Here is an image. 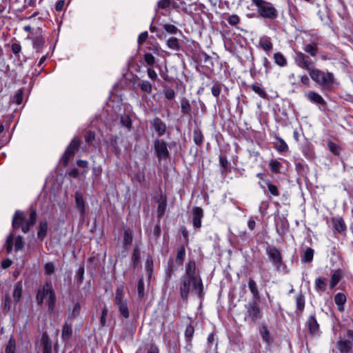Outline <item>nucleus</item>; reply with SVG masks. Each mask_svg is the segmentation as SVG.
I'll use <instances>...</instances> for the list:
<instances>
[{"label":"nucleus","mask_w":353,"mask_h":353,"mask_svg":"<svg viewBox=\"0 0 353 353\" xmlns=\"http://www.w3.org/2000/svg\"><path fill=\"white\" fill-rule=\"evenodd\" d=\"M37 213L34 208H30V214L28 219H25V213L23 211L17 210L15 211L12 220V227L13 230H17L21 228L23 233H28L30 228L33 227L37 221Z\"/></svg>","instance_id":"1"},{"label":"nucleus","mask_w":353,"mask_h":353,"mask_svg":"<svg viewBox=\"0 0 353 353\" xmlns=\"http://www.w3.org/2000/svg\"><path fill=\"white\" fill-rule=\"evenodd\" d=\"M265 254L268 260L270 262L277 272L288 274L290 270L283 261L281 250L273 245L268 244L265 247Z\"/></svg>","instance_id":"2"},{"label":"nucleus","mask_w":353,"mask_h":353,"mask_svg":"<svg viewBox=\"0 0 353 353\" xmlns=\"http://www.w3.org/2000/svg\"><path fill=\"white\" fill-rule=\"evenodd\" d=\"M45 299H46L48 312H53L57 299L51 281H46L42 288L37 291L36 301L38 305H41Z\"/></svg>","instance_id":"3"},{"label":"nucleus","mask_w":353,"mask_h":353,"mask_svg":"<svg viewBox=\"0 0 353 353\" xmlns=\"http://www.w3.org/2000/svg\"><path fill=\"white\" fill-rule=\"evenodd\" d=\"M191 285H192V288L196 292L199 298L203 299L204 296L202 280L194 281L183 276L179 285V291L182 300L185 303L188 301Z\"/></svg>","instance_id":"4"},{"label":"nucleus","mask_w":353,"mask_h":353,"mask_svg":"<svg viewBox=\"0 0 353 353\" xmlns=\"http://www.w3.org/2000/svg\"><path fill=\"white\" fill-rule=\"evenodd\" d=\"M308 73L312 80L323 88L329 90L333 88L335 78L332 72L314 68Z\"/></svg>","instance_id":"5"},{"label":"nucleus","mask_w":353,"mask_h":353,"mask_svg":"<svg viewBox=\"0 0 353 353\" xmlns=\"http://www.w3.org/2000/svg\"><path fill=\"white\" fill-rule=\"evenodd\" d=\"M256 7L259 17L270 21H274L279 16L278 10L271 2L265 0H251Z\"/></svg>","instance_id":"6"},{"label":"nucleus","mask_w":353,"mask_h":353,"mask_svg":"<svg viewBox=\"0 0 353 353\" xmlns=\"http://www.w3.org/2000/svg\"><path fill=\"white\" fill-rule=\"evenodd\" d=\"M259 301V300L252 299L245 305V313L244 321L255 323L262 319L263 312Z\"/></svg>","instance_id":"7"},{"label":"nucleus","mask_w":353,"mask_h":353,"mask_svg":"<svg viewBox=\"0 0 353 353\" xmlns=\"http://www.w3.org/2000/svg\"><path fill=\"white\" fill-rule=\"evenodd\" d=\"M153 149L159 161L165 160L170 157L166 141L163 139H155L153 142Z\"/></svg>","instance_id":"8"},{"label":"nucleus","mask_w":353,"mask_h":353,"mask_svg":"<svg viewBox=\"0 0 353 353\" xmlns=\"http://www.w3.org/2000/svg\"><path fill=\"white\" fill-rule=\"evenodd\" d=\"M294 61L299 68L306 70L308 72L314 68L313 61L309 56L301 51H294Z\"/></svg>","instance_id":"9"},{"label":"nucleus","mask_w":353,"mask_h":353,"mask_svg":"<svg viewBox=\"0 0 353 353\" xmlns=\"http://www.w3.org/2000/svg\"><path fill=\"white\" fill-rule=\"evenodd\" d=\"M80 143V139L74 137L68 145L61 158V161L64 166L68 164L71 157L79 150Z\"/></svg>","instance_id":"10"},{"label":"nucleus","mask_w":353,"mask_h":353,"mask_svg":"<svg viewBox=\"0 0 353 353\" xmlns=\"http://www.w3.org/2000/svg\"><path fill=\"white\" fill-rule=\"evenodd\" d=\"M305 325L308 329L309 334L311 336L313 337L320 335V325L316 320L315 313L309 316Z\"/></svg>","instance_id":"11"},{"label":"nucleus","mask_w":353,"mask_h":353,"mask_svg":"<svg viewBox=\"0 0 353 353\" xmlns=\"http://www.w3.org/2000/svg\"><path fill=\"white\" fill-rule=\"evenodd\" d=\"M264 188H261L263 193L270 199L280 196V190L276 184L273 183L270 179L263 184Z\"/></svg>","instance_id":"12"},{"label":"nucleus","mask_w":353,"mask_h":353,"mask_svg":"<svg viewBox=\"0 0 353 353\" xmlns=\"http://www.w3.org/2000/svg\"><path fill=\"white\" fill-rule=\"evenodd\" d=\"M194 327L192 325V323H189L186 325L184 332V338L185 343V349L188 352H190L193 347L192 341L194 335Z\"/></svg>","instance_id":"13"},{"label":"nucleus","mask_w":353,"mask_h":353,"mask_svg":"<svg viewBox=\"0 0 353 353\" xmlns=\"http://www.w3.org/2000/svg\"><path fill=\"white\" fill-rule=\"evenodd\" d=\"M331 223L334 229L339 234L341 235H345L347 227L342 216L332 217Z\"/></svg>","instance_id":"14"},{"label":"nucleus","mask_w":353,"mask_h":353,"mask_svg":"<svg viewBox=\"0 0 353 353\" xmlns=\"http://www.w3.org/2000/svg\"><path fill=\"white\" fill-rule=\"evenodd\" d=\"M257 268L261 281L264 283H268L271 277L270 268L265 265L263 260L257 262Z\"/></svg>","instance_id":"15"},{"label":"nucleus","mask_w":353,"mask_h":353,"mask_svg":"<svg viewBox=\"0 0 353 353\" xmlns=\"http://www.w3.org/2000/svg\"><path fill=\"white\" fill-rule=\"evenodd\" d=\"M151 128L154 130L158 137H162L166 132L167 126L164 121L159 117H155L150 121Z\"/></svg>","instance_id":"16"},{"label":"nucleus","mask_w":353,"mask_h":353,"mask_svg":"<svg viewBox=\"0 0 353 353\" xmlns=\"http://www.w3.org/2000/svg\"><path fill=\"white\" fill-rule=\"evenodd\" d=\"M275 225L276 232L280 236L285 234L290 226L287 218L284 216H279L277 219H275Z\"/></svg>","instance_id":"17"},{"label":"nucleus","mask_w":353,"mask_h":353,"mask_svg":"<svg viewBox=\"0 0 353 353\" xmlns=\"http://www.w3.org/2000/svg\"><path fill=\"white\" fill-rule=\"evenodd\" d=\"M183 277L191 280H202L199 275H196V263L194 260H190L185 265V275Z\"/></svg>","instance_id":"18"},{"label":"nucleus","mask_w":353,"mask_h":353,"mask_svg":"<svg viewBox=\"0 0 353 353\" xmlns=\"http://www.w3.org/2000/svg\"><path fill=\"white\" fill-rule=\"evenodd\" d=\"M259 331L263 343L268 345H270L274 343V338L271 335L270 330L265 324L260 325L259 327Z\"/></svg>","instance_id":"19"},{"label":"nucleus","mask_w":353,"mask_h":353,"mask_svg":"<svg viewBox=\"0 0 353 353\" xmlns=\"http://www.w3.org/2000/svg\"><path fill=\"white\" fill-rule=\"evenodd\" d=\"M203 217V210L201 207L192 208V223L195 228L201 227V219Z\"/></svg>","instance_id":"20"},{"label":"nucleus","mask_w":353,"mask_h":353,"mask_svg":"<svg viewBox=\"0 0 353 353\" xmlns=\"http://www.w3.org/2000/svg\"><path fill=\"white\" fill-rule=\"evenodd\" d=\"M307 99L313 103L321 105L323 108L327 107V103L325 99L315 91H309L307 94Z\"/></svg>","instance_id":"21"},{"label":"nucleus","mask_w":353,"mask_h":353,"mask_svg":"<svg viewBox=\"0 0 353 353\" xmlns=\"http://www.w3.org/2000/svg\"><path fill=\"white\" fill-rule=\"evenodd\" d=\"M155 201L158 203L157 213L158 219H160L165 214L166 210L167 196L165 194H161L159 199Z\"/></svg>","instance_id":"22"},{"label":"nucleus","mask_w":353,"mask_h":353,"mask_svg":"<svg viewBox=\"0 0 353 353\" xmlns=\"http://www.w3.org/2000/svg\"><path fill=\"white\" fill-rule=\"evenodd\" d=\"M48 222L46 219L40 220L37 226V239L41 241H43V239L47 236L48 233Z\"/></svg>","instance_id":"23"},{"label":"nucleus","mask_w":353,"mask_h":353,"mask_svg":"<svg viewBox=\"0 0 353 353\" xmlns=\"http://www.w3.org/2000/svg\"><path fill=\"white\" fill-rule=\"evenodd\" d=\"M219 165L221 166L220 172L221 175L226 176L231 172V164L228 160L226 156L222 154L219 157Z\"/></svg>","instance_id":"24"},{"label":"nucleus","mask_w":353,"mask_h":353,"mask_svg":"<svg viewBox=\"0 0 353 353\" xmlns=\"http://www.w3.org/2000/svg\"><path fill=\"white\" fill-rule=\"evenodd\" d=\"M336 347L341 353H350L353 343L350 340H339L336 343Z\"/></svg>","instance_id":"25"},{"label":"nucleus","mask_w":353,"mask_h":353,"mask_svg":"<svg viewBox=\"0 0 353 353\" xmlns=\"http://www.w3.org/2000/svg\"><path fill=\"white\" fill-rule=\"evenodd\" d=\"M118 139L119 138L117 135H112L108 142V148H110V151L116 156H119L121 152L119 146Z\"/></svg>","instance_id":"26"},{"label":"nucleus","mask_w":353,"mask_h":353,"mask_svg":"<svg viewBox=\"0 0 353 353\" xmlns=\"http://www.w3.org/2000/svg\"><path fill=\"white\" fill-rule=\"evenodd\" d=\"M248 288L252 295V299L260 300V292L256 282L252 278H250L248 282Z\"/></svg>","instance_id":"27"},{"label":"nucleus","mask_w":353,"mask_h":353,"mask_svg":"<svg viewBox=\"0 0 353 353\" xmlns=\"http://www.w3.org/2000/svg\"><path fill=\"white\" fill-rule=\"evenodd\" d=\"M274 147L280 153L286 152L289 150L288 145L284 139L277 136L275 137Z\"/></svg>","instance_id":"28"},{"label":"nucleus","mask_w":353,"mask_h":353,"mask_svg":"<svg viewBox=\"0 0 353 353\" xmlns=\"http://www.w3.org/2000/svg\"><path fill=\"white\" fill-rule=\"evenodd\" d=\"M165 44L169 49L174 51H180L182 49L179 40L174 37L166 39Z\"/></svg>","instance_id":"29"},{"label":"nucleus","mask_w":353,"mask_h":353,"mask_svg":"<svg viewBox=\"0 0 353 353\" xmlns=\"http://www.w3.org/2000/svg\"><path fill=\"white\" fill-rule=\"evenodd\" d=\"M133 241V234L132 231L130 228H127L124 229L123 234V240L122 243L124 247L126 248H128V246L131 245Z\"/></svg>","instance_id":"30"},{"label":"nucleus","mask_w":353,"mask_h":353,"mask_svg":"<svg viewBox=\"0 0 353 353\" xmlns=\"http://www.w3.org/2000/svg\"><path fill=\"white\" fill-rule=\"evenodd\" d=\"M305 295L301 291L296 296V312L302 313L305 309Z\"/></svg>","instance_id":"31"},{"label":"nucleus","mask_w":353,"mask_h":353,"mask_svg":"<svg viewBox=\"0 0 353 353\" xmlns=\"http://www.w3.org/2000/svg\"><path fill=\"white\" fill-rule=\"evenodd\" d=\"M75 204L77 210L79 211L81 216L85 214V201L81 194L79 192L75 193Z\"/></svg>","instance_id":"32"},{"label":"nucleus","mask_w":353,"mask_h":353,"mask_svg":"<svg viewBox=\"0 0 353 353\" xmlns=\"http://www.w3.org/2000/svg\"><path fill=\"white\" fill-rule=\"evenodd\" d=\"M117 307L121 316L126 319L130 317V311L128 306V301L114 303Z\"/></svg>","instance_id":"33"},{"label":"nucleus","mask_w":353,"mask_h":353,"mask_svg":"<svg viewBox=\"0 0 353 353\" xmlns=\"http://www.w3.org/2000/svg\"><path fill=\"white\" fill-rule=\"evenodd\" d=\"M193 141L197 145L201 147L204 141V135L199 127H196L193 130Z\"/></svg>","instance_id":"34"},{"label":"nucleus","mask_w":353,"mask_h":353,"mask_svg":"<svg viewBox=\"0 0 353 353\" xmlns=\"http://www.w3.org/2000/svg\"><path fill=\"white\" fill-rule=\"evenodd\" d=\"M347 301L346 296L342 292H339L334 296V302L340 312L344 311V305Z\"/></svg>","instance_id":"35"},{"label":"nucleus","mask_w":353,"mask_h":353,"mask_svg":"<svg viewBox=\"0 0 353 353\" xmlns=\"http://www.w3.org/2000/svg\"><path fill=\"white\" fill-rule=\"evenodd\" d=\"M178 267L175 266L173 259L172 258H170L169 260L168 261V264L165 269L166 280H170L172 278L174 272L176 271Z\"/></svg>","instance_id":"36"},{"label":"nucleus","mask_w":353,"mask_h":353,"mask_svg":"<svg viewBox=\"0 0 353 353\" xmlns=\"http://www.w3.org/2000/svg\"><path fill=\"white\" fill-rule=\"evenodd\" d=\"M41 343L42 353H52V341L47 334L42 335Z\"/></svg>","instance_id":"37"},{"label":"nucleus","mask_w":353,"mask_h":353,"mask_svg":"<svg viewBox=\"0 0 353 353\" xmlns=\"http://www.w3.org/2000/svg\"><path fill=\"white\" fill-rule=\"evenodd\" d=\"M303 156L308 160H313L315 158V152L313 146L310 143L305 144L301 149Z\"/></svg>","instance_id":"38"},{"label":"nucleus","mask_w":353,"mask_h":353,"mask_svg":"<svg viewBox=\"0 0 353 353\" xmlns=\"http://www.w3.org/2000/svg\"><path fill=\"white\" fill-rule=\"evenodd\" d=\"M314 250L312 248H307L301 256V262L305 263H311L313 260Z\"/></svg>","instance_id":"39"},{"label":"nucleus","mask_w":353,"mask_h":353,"mask_svg":"<svg viewBox=\"0 0 353 353\" xmlns=\"http://www.w3.org/2000/svg\"><path fill=\"white\" fill-rule=\"evenodd\" d=\"M137 86L144 93L150 94L152 92V84L148 80H141L137 83Z\"/></svg>","instance_id":"40"},{"label":"nucleus","mask_w":353,"mask_h":353,"mask_svg":"<svg viewBox=\"0 0 353 353\" xmlns=\"http://www.w3.org/2000/svg\"><path fill=\"white\" fill-rule=\"evenodd\" d=\"M125 301H128L126 299H125V294H124V286L123 285H120L117 286L116 291H115V296L114 298V303H117L119 302H123Z\"/></svg>","instance_id":"41"},{"label":"nucleus","mask_w":353,"mask_h":353,"mask_svg":"<svg viewBox=\"0 0 353 353\" xmlns=\"http://www.w3.org/2000/svg\"><path fill=\"white\" fill-rule=\"evenodd\" d=\"M161 26H162L163 30L164 31V33L166 32L171 35H175L178 33L180 34H182L181 30H179L176 26H175L173 24L164 23V24H162Z\"/></svg>","instance_id":"42"},{"label":"nucleus","mask_w":353,"mask_h":353,"mask_svg":"<svg viewBox=\"0 0 353 353\" xmlns=\"http://www.w3.org/2000/svg\"><path fill=\"white\" fill-rule=\"evenodd\" d=\"M131 259L133 268L135 269L138 267L141 259V251L138 245H136L133 249Z\"/></svg>","instance_id":"43"},{"label":"nucleus","mask_w":353,"mask_h":353,"mask_svg":"<svg viewBox=\"0 0 353 353\" xmlns=\"http://www.w3.org/2000/svg\"><path fill=\"white\" fill-rule=\"evenodd\" d=\"M185 256V248L184 245H180L177 249L176 263L178 266L183 265Z\"/></svg>","instance_id":"44"},{"label":"nucleus","mask_w":353,"mask_h":353,"mask_svg":"<svg viewBox=\"0 0 353 353\" xmlns=\"http://www.w3.org/2000/svg\"><path fill=\"white\" fill-rule=\"evenodd\" d=\"M318 44L316 43H310L303 46L305 52L310 54L311 57H316L318 52Z\"/></svg>","instance_id":"45"},{"label":"nucleus","mask_w":353,"mask_h":353,"mask_svg":"<svg viewBox=\"0 0 353 353\" xmlns=\"http://www.w3.org/2000/svg\"><path fill=\"white\" fill-rule=\"evenodd\" d=\"M45 45V39L42 36H37L33 39V48L37 52H40Z\"/></svg>","instance_id":"46"},{"label":"nucleus","mask_w":353,"mask_h":353,"mask_svg":"<svg viewBox=\"0 0 353 353\" xmlns=\"http://www.w3.org/2000/svg\"><path fill=\"white\" fill-rule=\"evenodd\" d=\"M23 285L21 281H18L14 286L13 298L15 302H19L22 296Z\"/></svg>","instance_id":"47"},{"label":"nucleus","mask_w":353,"mask_h":353,"mask_svg":"<svg viewBox=\"0 0 353 353\" xmlns=\"http://www.w3.org/2000/svg\"><path fill=\"white\" fill-rule=\"evenodd\" d=\"M273 58L274 63L280 67H285L288 65V61L286 58L280 52L274 53Z\"/></svg>","instance_id":"48"},{"label":"nucleus","mask_w":353,"mask_h":353,"mask_svg":"<svg viewBox=\"0 0 353 353\" xmlns=\"http://www.w3.org/2000/svg\"><path fill=\"white\" fill-rule=\"evenodd\" d=\"M259 46L261 48L268 52V54L270 53V52L273 48V44L270 41V38H261L259 40Z\"/></svg>","instance_id":"49"},{"label":"nucleus","mask_w":353,"mask_h":353,"mask_svg":"<svg viewBox=\"0 0 353 353\" xmlns=\"http://www.w3.org/2000/svg\"><path fill=\"white\" fill-rule=\"evenodd\" d=\"M314 286L316 291L325 292L327 287V279L323 277L316 278Z\"/></svg>","instance_id":"50"},{"label":"nucleus","mask_w":353,"mask_h":353,"mask_svg":"<svg viewBox=\"0 0 353 353\" xmlns=\"http://www.w3.org/2000/svg\"><path fill=\"white\" fill-rule=\"evenodd\" d=\"M181 111L185 115H190L191 105L190 101L186 98L183 97L181 99Z\"/></svg>","instance_id":"51"},{"label":"nucleus","mask_w":353,"mask_h":353,"mask_svg":"<svg viewBox=\"0 0 353 353\" xmlns=\"http://www.w3.org/2000/svg\"><path fill=\"white\" fill-rule=\"evenodd\" d=\"M72 334V324L66 321L62 327L61 338L63 340L70 338Z\"/></svg>","instance_id":"52"},{"label":"nucleus","mask_w":353,"mask_h":353,"mask_svg":"<svg viewBox=\"0 0 353 353\" xmlns=\"http://www.w3.org/2000/svg\"><path fill=\"white\" fill-rule=\"evenodd\" d=\"M269 168L270 171L274 174L281 173L282 164L276 159H271L269 162Z\"/></svg>","instance_id":"53"},{"label":"nucleus","mask_w":353,"mask_h":353,"mask_svg":"<svg viewBox=\"0 0 353 353\" xmlns=\"http://www.w3.org/2000/svg\"><path fill=\"white\" fill-rule=\"evenodd\" d=\"M250 88L261 98L265 99L268 97V95L267 92H265V90L263 88H261L259 85V83H253L250 85Z\"/></svg>","instance_id":"54"},{"label":"nucleus","mask_w":353,"mask_h":353,"mask_svg":"<svg viewBox=\"0 0 353 353\" xmlns=\"http://www.w3.org/2000/svg\"><path fill=\"white\" fill-rule=\"evenodd\" d=\"M295 169L299 174L304 175L308 173L309 168L303 161L295 162Z\"/></svg>","instance_id":"55"},{"label":"nucleus","mask_w":353,"mask_h":353,"mask_svg":"<svg viewBox=\"0 0 353 353\" xmlns=\"http://www.w3.org/2000/svg\"><path fill=\"white\" fill-rule=\"evenodd\" d=\"M300 81L298 83L293 82L292 84L296 88H301L303 86L308 87L310 84V77L306 74H303L299 77Z\"/></svg>","instance_id":"56"},{"label":"nucleus","mask_w":353,"mask_h":353,"mask_svg":"<svg viewBox=\"0 0 353 353\" xmlns=\"http://www.w3.org/2000/svg\"><path fill=\"white\" fill-rule=\"evenodd\" d=\"M341 279V270H339L335 271L332 274V276H331L330 283V288L331 289L334 288L339 283Z\"/></svg>","instance_id":"57"},{"label":"nucleus","mask_w":353,"mask_h":353,"mask_svg":"<svg viewBox=\"0 0 353 353\" xmlns=\"http://www.w3.org/2000/svg\"><path fill=\"white\" fill-rule=\"evenodd\" d=\"M222 86H223L222 83H221L218 81H214L213 85L211 88V92H212V94L214 97L218 98L219 97L220 93L221 92Z\"/></svg>","instance_id":"58"},{"label":"nucleus","mask_w":353,"mask_h":353,"mask_svg":"<svg viewBox=\"0 0 353 353\" xmlns=\"http://www.w3.org/2000/svg\"><path fill=\"white\" fill-rule=\"evenodd\" d=\"M16 352V341L11 337L6 346L5 353H15Z\"/></svg>","instance_id":"59"},{"label":"nucleus","mask_w":353,"mask_h":353,"mask_svg":"<svg viewBox=\"0 0 353 353\" xmlns=\"http://www.w3.org/2000/svg\"><path fill=\"white\" fill-rule=\"evenodd\" d=\"M327 147L330 150V151L336 156H339L341 148V147L337 145L336 143L332 142V141H328L327 143Z\"/></svg>","instance_id":"60"},{"label":"nucleus","mask_w":353,"mask_h":353,"mask_svg":"<svg viewBox=\"0 0 353 353\" xmlns=\"http://www.w3.org/2000/svg\"><path fill=\"white\" fill-rule=\"evenodd\" d=\"M21 49V46L19 42H14L11 44V51L18 59H20Z\"/></svg>","instance_id":"61"},{"label":"nucleus","mask_w":353,"mask_h":353,"mask_svg":"<svg viewBox=\"0 0 353 353\" xmlns=\"http://www.w3.org/2000/svg\"><path fill=\"white\" fill-rule=\"evenodd\" d=\"M23 90L21 89V90H19L14 95L13 97H12V103H16L17 105H20L23 102Z\"/></svg>","instance_id":"62"},{"label":"nucleus","mask_w":353,"mask_h":353,"mask_svg":"<svg viewBox=\"0 0 353 353\" xmlns=\"http://www.w3.org/2000/svg\"><path fill=\"white\" fill-rule=\"evenodd\" d=\"M120 123L122 125L126 127L129 130L132 128V120L130 116L128 114H123L121 116Z\"/></svg>","instance_id":"63"},{"label":"nucleus","mask_w":353,"mask_h":353,"mask_svg":"<svg viewBox=\"0 0 353 353\" xmlns=\"http://www.w3.org/2000/svg\"><path fill=\"white\" fill-rule=\"evenodd\" d=\"M24 247L23 239L21 236H17L14 239V251L18 252Z\"/></svg>","instance_id":"64"}]
</instances>
